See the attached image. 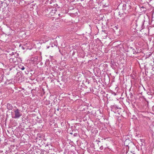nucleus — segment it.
<instances>
[{
  "label": "nucleus",
  "mask_w": 154,
  "mask_h": 154,
  "mask_svg": "<svg viewBox=\"0 0 154 154\" xmlns=\"http://www.w3.org/2000/svg\"><path fill=\"white\" fill-rule=\"evenodd\" d=\"M70 134H72V133H70Z\"/></svg>",
  "instance_id": "obj_16"
},
{
  "label": "nucleus",
  "mask_w": 154,
  "mask_h": 154,
  "mask_svg": "<svg viewBox=\"0 0 154 154\" xmlns=\"http://www.w3.org/2000/svg\"><path fill=\"white\" fill-rule=\"evenodd\" d=\"M51 79V81L52 82V80L51 79Z\"/></svg>",
  "instance_id": "obj_15"
},
{
  "label": "nucleus",
  "mask_w": 154,
  "mask_h": 154,
  "mask_svg": "<svg viewBox=\"0 0 154 154\" xmlns=\"http://www.w3.org/2000/svg\"><path fill=\"white\" fill-rule=\"evenodd\" d=\"M119 109V107H118L116 105L112 106L111 111H112L115 113H116V112L115 110Z\"/></svg>",
  "instance_id": "obj_4"
},
{
  "label": "nucleus",
  "mask_w": 154,
  "mask_h": 154,
  "mask_svg": "<svg viewBox=\"0 0 154 154\" xmlns=\"http://www.w3.org/2000/svg\"><path fill=\"white\" fill-rule=\"evenodd\" d=\"M49 11H50L49 14H50L51 16L53 15L56 11V8L55 7L49 8Z\"/></svg>",
  "instance_id": "obj_2"
},
{
  "label": "nucleus",
  "mask_w": 154,
  "mask_h": 154,
  "mask_svg": "<svg viewBox=\"0 0 154 154\" xmlns=\"http://www.w3.org/2000/svg\"><path fill=\"white\" fill-rule=\"evenodd\" d=\"M50 59H51V60H54V59L53 58V56H50Z\"/></svg>",
  "instance_id": "obj_11"
},
{
  "label": "nucleus",
  "mask_w": 154,
  "mask_h": 154,
  "mask_svg": "<svg viewBox=\"0 0 154 154\" xmlns=\"http://www.w3.org/2000/svg\"><path fill=\"white\" fill-rule=\"evenodd\" d=\"M53 146V144H50V145L49 144V150H52L53 149L54 150Z\"/></svg>",
  "instance_id": "obj_7"
},
{
  "label": "nucleus",
  "mask_w": 154,
  "mask_h": 154,
  "mask_svg": "<svg viewBox=\"0 0 154 154\" xmlns=\"http://www.w3.org/2000/svg\"><path fill=\"white\" fill-rule=\"evenodd\" d=\"M140 140H141V141H142V139H140Z\"/></svg>",
  "instance_id": "obj_17"
},
{
  "label": "nucleus",
  "mask_w": 154,
  "mask_h": 154,
  "mask_svg": "<svg viewBox=\"0 0 154 154\" xmlns=\"http://www.w3.org/2000/svg\"><path fill=\"white\" fill-rule=\"evenodd\" d=\"M77 135H78V134L76 133H74V135H73V136H74V137H76L77 136Z\"/></svg>",
  "instance_id": "obj_12"
},
{
  "label": "nucleus",
  "mask_w": 154,
  "mask_h": 154,
  "mask_svg": "<svg viewBox=\"0 0 154 154\" xmlns=\"http://www.w3.org/2000/svg\"><path fill=\"white\" fill-rule=\"evenodd\" d=\"M15 116L13 117L15 119L19 118L22 115V114L18 109H17L14 111Z\"/></svg>",
  "instance_id": "obj_1"
},
{
  "label": "nucleus",
  "mask_w": 154,
  "mask_h": 154,
  "mask_svg": "<svg viewBox=\"0 0 154 154\" xmlns=\"http://www.w3.org/2000/svg\"><path fill=\"white\" fill-rule=\"evenodd\" d=\"M119 15H120V16L121 17H122V15H123V13H121L120 12H119Z\"/></svg>",
  "instance_id": "obj_9"
},
{
  "label": "nucleus",
  "mask_w": 154,
  "mask_h": 154,
  "mask_svg": "<svg viewBox=\"0 0 154 154\" xmlns=\"http://www.w3.org/2000/svg\"><path fill=\"white\" fill-rule=\"evenodd\" d=\"M132 50L134 54H137V52L136 51H135V50L134 49H132Z\"/></svg>",
  "instance_id": "obj_10"
},
{
  "label": "nucleus",
  "mask_w": 154,
  "mask_h": 154,
  "mask_svg": "<svg viewBox=\"0 0 154 154\" xmlns=\"http://www.w3.org/2000/svg\"><path fill=\"white\" fill-rule=\"evenodd\" d=\"M55 3L54 2H53V3H52L51 2H50V5H49V8H50V7H51L53 8L54 7H55Z\"/></svg>",
  "instance_id": "obj_6"
},
{
  "label": "nucleus",
  "mask_w": 154,
  "mask_h": 154,
  "mask_svg": "<svg viewBox=\"0 0 154 154\" xmlns=\"http://www.w3.org/2000/svg\"><path fill=\"white\" fill-rule=\"evenodd\" d=\"M122 7V10L123 11H125L127 9L128 10V8H130L131 6L128 4H123Z\"/></svg>",
  "instance_id": "obj_3"
},
{
  "label": "nucleus",
  "mask_w": 154,
  "mask_h": 154,
  "mask_svg": "<svg viewBox=\"0 0 154 154\" xmlns=\"http://www.w3.org/2000/svg\"><path fill=\"white\" fill-rule=\"evenodd\" d=\"M100 150H102L103 149V146H101L100 148Z\"/></svg>",
  "instance_id": "obj_13"
},
{
  "label": "nucleus",
  "mask_w": 154,
  "mask_h": 154,
  "mask_svg": "<svg viewBox=\"0 0 154 154\" xmlns=\"http://www.w3.org/2000/svg\"><path fill=\"white\" fill-rule=\"evenodd\" d=\"M19 67L22 70H24L25 69L24 66H22L21 65H19Z\"/></svg>",
  "instance_id": "obj_8"
},
{
  "label": "nucleus",
  "mask_w": 154,
  "mask_h": 154,
  "mask_svg": "<svg viewBox=\"0 0 154 154\" xmlns=\"http://www.w3.org/2000/svg\"><path fill=\"white\" fill-rule=\"evenodd\" d=\"M7 109L9 110L11 109L12 108L11 105L9 103H8L7 104Z\"/></svg>",
  "instance_id": "obj_5"
},
{
  "label": "nucleus",
  "mask_w": 154,
  "mask_h": 154,
  "mask_svg": "<svg viewBox=\"0 0 154 154\" xmlns=\"http://www.w3.org/2000/svg\"><path fill=\"white\" fill-rule=\"evenodd\" d=\"M53 154H54V153Z\"/></svg>",
  "instance_id": "obj_18"
},
{
  "label": "nucleus",
  "mask_w": 154,
  "mask_h": 154,
  "mask_svg": "<svg viewBox=\"0 0 154 154\" xmlns=\"http://www.w3.org/2000/svg\"><path fill=\"white\" fill-rule=\"evenodd\" d=\"M130 97H131V98H132V97L133 96V95L132 94V93H130Z\"/></svg>",
  "instance_id": "obj_14"
}]
</instances>
